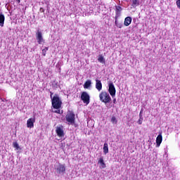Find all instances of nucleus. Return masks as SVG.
<instances>
[{
    "label": "nucleus",
    "mask_w": 180,
    "mask_h": 180,
    "mask_svg": "<svg viewBox=\"0 0 180 180\" xmlns=\"http://www.w3.org/2000/svg\"><path fill=\"white\" fill-rule=\"evenodd\" d=\"M51 102L52 106L54 109H60V108H61V105L63 104L61 98H60V96H58V94L54 95L51 100Z\"/></svg>",
    "instance_id": "obj_1"
},
{
    "label": "nucleus",
    "mask_w": 180,
    "mask_h": 180,
    "mask_svg": "<svg viewBox=\"0 0 180 180\" xmlns=\"http://www.w3.org/2000/svg\"><path fill=\"white\" fill-rule=\"evenodd\" d=\"M99 98L101 102L105 103V105L110 103L112 101V98H110V96L106 91H101L99 94Z\"/></svg>",
    "instance_id": "obj_2"
},
{
    "label": "nucleus",
    "mask_w": 180,
    "mask_h": 180,
    "mask_svg": "<svg viewBox=\"0 0 180 180\" xmlns=\"http://www.w3.org/2000/svg\"><path fill=\"white\" fill-rule=\"evenodd\" d=\"M66 122L68 124H75V114L72 111H68L65 116Z\"/></svg>",
    "instance_id": "obj_3"
},
{
    "label": "nucleus",
    "mask_w": 180,
    "mask_h": 180,
    "mask_svg": "<svg viewBox=\"0 0 180 180\" xmlns=\"http://www.w3.org/2000/svg\"><path fill=\"white\" fill-rule=\"evenodd\" d=\"M56 172L58 175H64L65 174V165L58 164L56 168Z\"/></svg>",
    "instance_id": "obj_4"
},
{
    "label": "nucleus",
    "mask_w": 180,
    "mask_h": 180,
    "mask_svg": "<svg viewBox=\"0 0 180 180\" xmlns=\"http://www.w3.org/2000/svg\"><path fill=\"white\" fill-rule=\"evenodd\" d=\"M36 39L38 44H44L45 40L44 38H43V34L41 33V31L39 30H38L36 32Z\"/></svg>",
    "instance_id": "obj_5"
},
{
    "label": "nucleus",
    "mask_w": 180,
    "mask_h": 180,
    "mask_svg": "<svg viewBox=\"0 0 180 180\" xmlns=\"http://www.w3.org/2000/svg\"><path fill=\"white\" fill-rule=\"evenodd\" d=\"M81 99L83 101L84 103L89 105L91 96H89V94H88L86 91H83L81 95Z\"/></svg>",
    "instance_id": "obj_6"
},
{
    "label": "nucleus",
    "mask_w": 180,
    "mask_h": 180,
    "mask_svg": "<svg viewBox=\"0 0 180 180\" xmlns=\"http://www.w3.org/2000/svg\"><path fill=\"white\" fill-rule=\"evenodd\" d=\"M108 92L112 98L116 96V88H115V84H113V83H110L108 84Z\"/></svg>",
    "instance_id": "obj_7"
},
{
    "label": "nucleus",
    "mask_w": 180,
    "mask_h": 180,
    "mask_svg": "<svg viewBox=\"0 0 180 180\" xmlns=\"http://www.w3.org/2000/svg\"><path fill=\"white\" fill-rule=\"evenodd\" d=\"M56 133L59 137H64V127H56Z\"/></svg>",
    "instance_id": "obj_8"
},
{
    "label": "nucleus",
    "mask_w": 180,
    "mask_h": 180,
    "mask_svg": "<svg viewBox=\"0 0 180 180\" xmlns=\"http://www.w3.org/2000/svg\"><path fill=\"white\" fill-rule=\"evenodd\" d=\"M34 122H36L34 117L28 119L27 121V127L28 129H33L34 127Z\"/></svg>",
    "instance_id": "obj_9"
},
{
    "label": "nucleus",
    "mask_w": 180,
    "mask_h": 180,
    "mask_svg": "<svg viewBox=\"0 0 180 180\" xmlns=\"http://www.w3.org/2000/svg\"><path fill=\"white\" fill-rule=\"evenodd\" d=\"M161 143H162V133L160 132L156 138V147H160Z\"/></svg>",
    "instance_id": "obj_10"
},
{
    "label": "nucleus",
    "mask_w": 180,
    "mask_h": 180,
    "mask_svg": "<svg viewBox=\"0 0 180 180\" xmlns=\"http://www.w3.org/2000/svg\"><path fill=\"white\" fill-rule=\"evenodd\" d=\"M98 163L100 164L101 168H106V164L105 163V161L103 160V156H101L98 158Z\"/></svg>",
    "instance_id": "obj_11"
},
{
    "label": "nucleus",
    "mask_w": 180,
    "mask_h": 180,
    "mask_svg": "<svg viewBox=\"0 0 180 180\" xmlns=\"http://www.w3.org/2000/svg\"><path fill=\"white\" fill-rule=\"evenodd\" d=\"M96 89L98 91H102V82L99 79H96Z\"/></svg>",
    "instance_id": "obj_12"
},
{
    "label": "nucleus",
    "mask_w": 180,
    "mask_h": 180,
    "mask_svg": "<svg viewBox=\"0 0 180 180\" xmlns=\"http://www.w3.org/2000/svg\"><path fill=\"white\" fill-rule=\"evenodd\" d=\"M5 23V15L2 13H0V26L4 27Z\"/></svg>",
    "instance_id": "obj_13"
},
{
    "label": "nucleus",
    "mask_w": 180,
    "mask_h": 180,
    "mask_svg": "<svg viewBox=\"0 0 180 180\" xmlns=\"http://www.w3.org/2000/svg\"><path fill=\"white\" fill-rule=\"evenodd\" d=\"M131 23V17H127L124 19V26H129Z\"/></svg>",
    "instance_id": "obj_14"
},
{
    "label": "nucleus",
    "mask_w": 180,
    "mask_h": 180,
    "mask_svg": "<svg viewBox=\"0 0 180 180\" xmlns=\"http://www.w3.org/2000/svg\"><path fill=\"white\" fill-rule=\"evenodd\" d=\"M103 150L104 154H108V153H109V146L107 143H104Z\"/></svg>",
    "instance_id": "obj_15"
},
{
    "label": "nucleus",
    "mask_w": 180,
    "mask_h": 180,
    "mask_svg": "<svg viewBox=\"0 0 180 180\" xmlns=\"http://www.w3.org/2000/svg\"><path fill=\"white\" fill-rule=\"evenodd\" d=\"M92 84V82H91V80H87L84 84V88L85 89H88V88H89L91 86V85Z\"/></svg>",
    "instance_id": "obj_16"
},
{
    "label": "nucleus",
    "mask_w": 180,
    "mask_h": 180,
    "mask_svg": "<svg viewBox=\"0 0 180 180\" xmlns=\"http://www.w3.org/2000/svg\"><path fill=\"white\" fill-rule=\"evenodd\" d=\"M98 61L101 63V64H105V58H103V56L100 55L98 58Z\"/></svg>",
    "instance_id": "obj_17"
},
{
    "label": "nucleus",
    "mask_w": 180,
    "mask_h": 180,
    "mask_svg": "<svg viewBox=\"0 0 180 180\" xmlns=\"http://www.w3.org/2000/svg\"><path fill=\"white\" fill-rule=\"evenodd\" d=\"M115 25L116 27H118V29H122V27H123V23L119 22V21H116L115 22Z\"/></svg>",
    "instance_id": "obj_18"
},
{
    "label": "nucleus",
    "mask_w": 180,
    "mask_h": 180,
    "mask_svg": "<svg viewBox=\"0 0 180 180\" xmlns=\"http://www.w3.org/2000/svg\"><path fill=\"white\" fill-rule=\"evenodd\" d=\"M140 1L139 0H132V6H139Z\"/></svg>",
    "instance_id": "obj_19"
},
{
    "label": "nucleus",
    "mask_w": 180,
    "mask_h": 180,
    "mask_svg": "<svg viewBox=\"0 0 180 180\" xmlns=\"http://www.w3.org/2000/svg\"><path fill=\"white\" fill-rule=\"evenodd\" d=\"M13 146L14 147V148H15V150H19L20 148V146H19L18 142L13 143Z\"/></svg>",
    "instance_id": "obj_20"
},
{
    "label": "nucleus",
    "mask_w": 180,
    "mask_h": 180,
    "mask_svg": "<svg viewBox=\"0 0 180 180\" xmlns=\"http://www.w3.org/2000/svg\"><path fill=\"white\" fill-rule=\"evenodd\" d=\"M111 122L112 124H116L117 123V120H116V117H112Z\"/></svg>",
    "instance_id": "obj_21"
},
{
    "label": "nucleus",
    "mask_w": 180,
    "mask_h": 180,
    "mask_svg": "<svg viewBox=\"0 0 180 180\" xmlns=\"http://www.w3.org/2000/svg\"><path fill=\"white\" fill-rule=\"evenodd\" d=\"M115 8V12H122V11H123V8H122V7H120V6H116Z\"/></svg>",
    "instance_id": "obj_22"
},
{
    "label": "nucleus",
    "mask_w": 180,
    "mask_h": 180,
    "mask_svg": "<svg viewBox=\"0 0 180 180\" xmlns=\"http://www.w3.org/2000/svg\"><path fill=\"white\" fill-rule=\"evenodd\" d=\"M48 50H49V47H46L45 49H42V54L44 56H46V53H47Z\"/></svg>",
    "instance_id": "obj_23"
},
{
    "label": "nucleus",
    "mask_w": 180,
    "mask_h": 180,
    "mask_svg": "<svg viewBox=\"0 0 180 180\" xmlns=\"http://www.w3.org/2000/svg\"><path fill=\"white\" fill-rule=\"evenodd\" d=\"M138 123L139 124H143V117H139V120H138Z\"/></svg>",
    "instance_id": "obj_24"
},
{
    "label": "nucleus",
    "mask_w": 180,
    "mask_h": 180,
    "mask_svg": "<svg viewBox=\"0 0 180 180\" xmlns=\"http://www.w3.org/2000/svg\"><path fill=\"white\" fill-rule=\"evenodd\" d=\"M121 12L122 11H115V16L120 18Z\"/></svg>",
    "instance_id": "obj_25"
},
{
    "label": "nucleus",
    "mask_w": 180,
    "mask_h": 180,
    "mask_svg": "<svg viewBox=\"0 0 180 180\" xmlns=\"http://www.w3.org/2000/svg\"><path fill=\"white\" fill-rule=\"evenodd\" d=\"M53 112L54 113H58L59 115H61V113H63V111H61L60 110H56Z\"/></svg>",
    "instance_id": "obj_26"
},
{
    "label": "nucleus",
    "mask_w": 180,
    "mask_h": 180,
    "mask_svg": "<svg viewBox=\"0 0 180 180\" xmlns=\"http://www.w3.org/2000/svg\"><path fill=\"white\" fill-rule=\"evenodd\" d=\"M176 4L179 9H180V0H176Z\"/></svg>",
    "instance_id": "obj_27"
},
{
    "label": "nucleus",
    "mask_w": 180,
    "mask_h": 180,
    "mask_svg": "<svg viewBox=\"0 0 180 180\" xmlns=\"http://www.w3.org/2000/svg\"><path fill=\"white\" fill-rule=\"evenodd\" d=\"M117 19H119V16L115 15V23H116V22H118Z\"/></svg>",
    "instance_id": "obj_28"
},
{
    "label": "nucleus",
    "mask_w": 180,
    "mask_h": 180,
    "mask_svg": "<svg viewBox=\"0 0 180 180\" xmlns=\"http://www.w3.org/2000/svg\"><path fill=\"white\" fill-rule=\"evenodd\" d=\"M50 94H51V99L53 100V92L51 91Z\"/></svg>",
    "instance_id": "obj_29"
},
{
    "label": "nucleus",
    "mask_w": 180,
    "mask_h": 180,
    "mask_svg": "<svg viewBox=\"0 0 180 180\" xmlns=\"http://www.w3.org/2000/svg\"><path fill=\"white\" fill-rule=\"evenodd\" d=\"M113 103H116V98L113 99Z\"/></svg>",
    "instance_id": "obj_30"
},
{
    "label": "nucleus",
    "mask_w": 180,
    "mask_h": 180,
    "mask_svg": "<svg viewBox=\"0 0 180 180\" xmlns=\"http://www.w3.org/2000/svg\"><path fill=\"white\" fill-rule=\"evenodd\" d=\"M17 2H18V4H20V0H15Z\"/></svg>",
    "instance_id": "obj_31"
},
{
    "label": "nucleus",
    "mask_w": 180,
    "mask_h": 180,
    "mask_svg": "<svg viewBox=\"0 0 180 180\" xmlns=\"http://www.w3.org/2000/svg\"><path fill=\"white\" fill-rule=\"evenodd\" d=\"M139 117H143V115H141V112L139 114Z\"/></svg>",
    "instance_id": "obj_32"
},
{
    "label": "nucleus",
    "mask_w": 180,
    "mask_h": 180,
    "mask_svg": "<svg viewBox=\"0 0 180 180\" xmlns=\"http://www.w3.org/2000/svg\"><path fill=\"white\" fill-rule=\"evenodd\" d=\"M40 11H42V12H44V9L40 8Z\"/></svg>",
    "instance_id": "obj_33"
},
{
    "label": "nucleus",
    "mask_w": 180,
    "mask_h": 180,
    "mask_svg": "<svg viewBox=\"0 0 180 180\" xmlns=\"http://www.w3.org/2000/svg\"><path fill=\"white\" fill-rule=\"evenodd\" d=\"M106 107H107V108H110V107H109L108 105H106Z\"/></svg>",
    "instance_id": "obj_34"
}]
</instances>
